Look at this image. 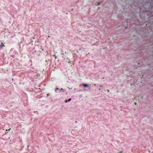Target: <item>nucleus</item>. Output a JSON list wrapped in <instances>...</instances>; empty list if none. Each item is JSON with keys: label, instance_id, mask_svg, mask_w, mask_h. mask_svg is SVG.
Returning <instances> with one entry per match:
<instances>
[{"label": "nucleus", "instance_id": "obj_1", "mask_svg": "<svg viewBox=\"0 0 153 153\" xmlns=\"http://www.w3.org/2000/svg\"><path fill=\"white\" fill-rule=\"evenodd\" d=\"M82 85H83L84 87H87L89 86V85L84 83L82 84Z\"/></svg>", "mask_w": 153, "mask_h": 153}, {"label": "nucleus", "instance_id": "obj_2", "mask_svg": "<svg viewBox=\"0 0 153 153\" xmlns=\"http://www.w3.org/2000/svg\"><path fill=\"white\" fill-rule=\"evenodd\" d=\"M1 44H2V43H1ZM4 46L3 45H0V48H2V47Z\"/></svg>", "mask_w": 153, "mask_h": 153}, {"label": "nucleus", "instance_id": "obj_3", "mask_svg": "<svg viewBox=\"0 0 153 153\" xmlns=\"http://www.w3.org/2000/svg\"><path fill=\"white\" fill-rule=\"evenodd\" d=\"M53 56L54 57H55V59H56V58H57V56H56V55H53Z\"/></svg>", "mask_w": 153, "mask_h": 153}, {"label": "nucleus", "instance_id": "obj_4", "mask_svg": "<svg viewBox=\"0 0 153 153\" xmlns=\"http://www.w3.org/2000/svg\"><path fill=\"white\" fill-rule=\"evenodd\" d=\"M71 100V98H70L69 99H68V101H70Z\"/></svg>", "mask_w": 153, "mask_h": 153}, {"label": "nucleus", "instance_id": "obj_5", "mask_svg": "<svg viewBox=\"0 0 153 153\" xmlns=\"http://www.w3.org/2000/svg\"><path fill=\"white\" fill-rule=\"evenodd\" d=\"M65 102H68V100H65Z\"/></svg>", "mask_w": 153, "mask_h": 153}, {"label": "nucleus", "instance_id": "obj_6", "mask_svg": "<svg viewBox=\"0 0 153 153\" xmlns=\"http://www.w3.org/2000/svg\"><path fill=\"white\" fill-rule=\"evenodd\" d=\"M100 4V2H99L98 4H97V6H98V5H99Z\"/></svg>", "mask_w": 153, "mask_h": 153}, {"label": "nucleus", "instance_id": "obj_7", "mask_svg": "<svg viewBox=\"0 0 153 153\" xmlns=\"http://www.w3.org/2000/svg\"><path fill=\"white\" fill-rule=\"evenodd\" d=\"M122 153V152H118V153Z\"/></svg>", "mask_w": 153, "mask_h": 153}, {"label": "nucleus", "instance_id": "obj_8", "mask_svg": "<svg viewBox=\"0 0 153 153\" xmlns=\"http://www.w3.org/2000/svg\"><path fill=\"white\" fill-rule=\"evenodd\" d=\"M10 129H8V130H9V131H10Z\"/></svg>", "mask_w": 153, "mask_h": 153}, {"label": "nucleus", "instance_id": "obj_9", "mask_svg": "<svg viewBox=\"0 0 153 153\" xmlns=\"http://www.w3.org/2000/svg\"><path fill=\"white\" fill-rule=\"evenodd\" d=\"M48 94H47V96H48Z\"/></svg>", "mask_w": 153, "mask_h": 153}]
</instances>
